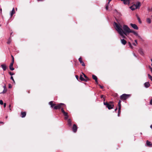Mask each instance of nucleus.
Segmentation results:
<instances>
[{"instance_id":"13d9d810","label":"nucleus","mask_w":152,"mask_h":152,"mask_svg":"<svg viewBox=\"0 0 152 152\" xmlns=\"http://www.w3.org/2000/svg\"><path fill=\"white\" fill-rule=\"evenodd\" d=\"M118 109L117 107H116L115 110V111H116Z\"/></svg>"},{"instance_id":"79ce46f5","label":"nucleus","mask_w":152,"mask_h":152,"mask_svg":"<svg viewBox=\"0 0 152 152\" xmlns=\"http://www.w3.org/2000/svg\"><path fill=\"white\" fill-rule=\"evenodd\" d=\"M99 86L102 89H103V88H104V86H101V85H99Z\"/></svg>"},{"instance_id":"5fc2aeb1","label":"nucleus","mask_w":152,"mask_h":152,"mask_svg":"<svg viewBox=\"0 0 152 152\" xmlns=\"http://www.w3.org/2000/svg\"><path fill=\"white\" fill-rule=\"evenodd\" d=\"M133 45H134V46H136V45H137V44H136H136H135V43H133Z\"/></svg>"},{"instance_id":"338daca9","label":"nucleus","mask_w":152,"mask_h":152,"mask_svg":"<svg viewBox=\"0 0 152 152\" xmlns=\"http://www.w3.org/2000/svg\"><path fill=\"white\" fill-rule=\"evenodd\" d=\"M103 100H104V102L105 99H104V98H103Z\"/></svg>"},{"instance_id":"423d86ee","label":"nucleus","mask_w":152,"mask_h":152,"mask_svg":"<svg viewBox=\"0 0 152 152\" xmlns=\"http://www.w3.org/2000/svg\"><path fill=\"white\" fill-rule=\"evenodd\" d=\"M61 112L65 116L64 119L66 120L68 119L69 118L68 113L64 111L63 108L61 109Z\"/></svg>"},{"instance_id":"8fccbe9b","label":"nucleus","mask_w":152,"mask_h":152,"mask_svg":"<svg viewBox=\"0 0 152 152\" xmlns=\"http://www.w3.org/2000/svg\"><path fill=\"white\" fill-rule=\"evenodd\" d=\"M128 44H129V46H131L132 45H131V43H130V42H129Z\"/></svg>"},{"instance_id":"f3484780","label":"nucleus","mask_w":152,"mask_h":152,"mask_svg":"<svg viewBox=\"0 0 152 152\" xmlns=\"http://www.w3.org/2000/svg\"><path fill=\"white\" fill-rule=\"evenodd\" d=\"M26 115V113L25 112H22L21 113V117L22 118H24Z\"/></svg>"},{"instance_id":"412c9836","label":"nucleus","mask_w":152,"mask_h":152,"mask_svg":"<svg viewBox=\"0 0 152 152\" xmlns=\"http://www.w3.org/2000/svg\"><path fill=\"white\" fill-rule=\"evenodd\" d=\"M68 122V125L69 126H70L72 125V121L70 119H68L67 120Z\"/></svg>"},{"instance_id":"f03ea898","label":"nucleus","mask_w":152,"mask_h":152,"mask_svg":"<svg viewBox=\"0 0 152 152\" xmlns=\"http://www.w3.org/2000/svg\"><path fill=\"white\" fill-rule=\"evenodd\" d=\"M104 104L105 105L106 107L109 110H110L113 108L114 107V102L112 101H110L108 102H104Z\"/></svg>"},{"instance_id":"e2e57ef3","label":"nucleus","mask_w":152,"mask_h":152,"mask_svg":"<svg viewBox=\"0 0 152 152\" xmlns=\"http://www.w3.org/2000/svg\"><path fill=\"white\" fill-rule=\"evenodd\" d=\"M150 127L152 129V124L151 125Z\"/></svg>"},{"instance_id":"4d7b16f0","label":"nucleus","mask_w":152,"mask_h":152,"mask_svg":"<svg viewBox=\"0 0 152 152\" xmlns=\"http://www.w3.org/2000/svg\"><path fill=\"white\" fill-rule=\"evenodd\" d=\"M130 47L132 49L133 48V47L132 46V45H131V46H130Z\"/></svg>"},{"instance_id":"1a4fd4ad","label":"nucleus","mask_w":152,"mask_h":152,"mask_svg":"<svg viewBox=\"0 0 152 152\" xmlns=\"http://www.w3.org/2000/svg\"><path fill=\"white\" fill-rule=\"evenodd\" d=\"M130 25L133 28L136 30H138V27L135 24L131 23Z\"/></svg>"},{"instance_id":"a211bd4d","label":"nucleus","mask_w":152,"mask_h":152,"mask_svg":"<svg viewBox=\"0 0 152 152\" xmlns=\"http://www.w3.org/2000/svg\"><path fill=\"white\" fill-rule=\"evenodd\" d=\"M138 52L139 53L142 55H144V53L142 50V49L140 48L138 50Z\"/></svg>"},{"instance_id":"c85d7f7f","label":"nucleus","mask_w":152,"mask_h":152,"mask_svg":"<svg viewBox=\"0 0 152 152\" xmlns=\"http://www.w3.org/2000/svg\"><path fill=\"white\" fill-rule=\"evenodd\" d=\"M136 16L139 22V23H141L142 22L140 20V18H139V17L138 16V15H136Z\"/></svg>"},{"instance_id":"473e14b6","label":"nucleus","mask_w":152,"mask_h":152,"mask_svg":"<svg viewBox=\"0 0 152 152\" xmlns=\"http://www.w3.org/2000/svg\"><path fill=\"white\" fill-rule=\"evenodd\" d=\"M118 109H119V110H120V109H121V103H118Z\"/></svg>"},{"instance_id":"6e6552de","label":"nucleus","mask_w":152,"mask_h":152,"mask_svg":"<svg viewBox=\"0 0 152 152\" xmlns=\"http://www.w3.org/2000/svg\"><path fill=\"white\" fill-rule=\"evenodd\" d=\"M77 125L75 124H74L72 128V130L73 131V132H76L77 131Z\"/></svg>"},{"instance_id":"dca6fc26","label":"nucleus","mask_w":152,"mask_h":152,"mask_svg":"<svg viewBox=\"0 0 152 152\" xmlns=\"http://www.w3.org/2000/svg\"><path fill=\"white\" fill-rule=\"evenodd\" d=\"M144 86L146 88H148L150 86V84L149 82H145L144 84Z\"/></svg>"},{"instance_id":"69168bd1","label":"nucleus","mask_w":152,"mask_h":152,"mask_svg":"<svg viewBox=\"0 0 152 152\" xmlns=\"http://www.w3.org/2000/svg\"><path fill=\"white\" fill-rule=\"evenodd\" d=\"M133 54H134V56H136V55H135V53H133Z\"/></svg>"},{"instance_id":"9d476101","label":"nucleus","mask_w":152,"mask_h":152,"mask_svg":"<svg viewBox=\"0 0 152 152\" xmlns=\"http://www.w3.org/2000/svg\"><path fill=\"white\" fill-rule=\"evenodd\" d=\"M14 63V62H11L9 66V68L12 71L14 70V68L13 67Z\"/></svg>"},{"instance_id":"39448f33","label":"nucleus","mask_w":152,"mask_h":152,"mask_svg":"<svg viewBox=\"0 0 152 152\" xmlns=\"http://www.w3.org/2000/svg\"><path fill=\"white\" fill-rule=\"evenodd\" d=\"M64 106V107H66V105L63 103H61L58 104L57 105L54 107V109L55 110L59 109L61 108L62 106Z\"/></svg>"},{"instance_id":"864d4df0","label":"nucleus","mask_w":152,"mask_h":152,"mask_svg":"<svg viewBox=\"0 0 152 152\" xmlns=\"http://www.w3.org/2000/svg\"><path fill=\"white\" fill-rule=\"evenodd\" d=\"M96 83V84H98V80H96V81H95Z\"/></svg>"},{"instance_id":"a878e982","label":"nucleus","mask_w":152,"mask_h":152,"mask_svg":"<svg viewBox=\"0 0 152 152\" xmlns=\"http://www.w3.org/2000/svg\"><path fill=\"white\" fill-rule=\"evenodd\" d=\"M92 78L95 80V81H96V80H98L97 77L95 75H92Z\"/></svg>"},{"instance_id":"bb28decb","label":"nucleus","mask_w":152,"mask_h":152,"mask_svg":"<svg viewBox=\"0 0 152 152\" xmlns=\"http://www.w3.org/2000/svg\"><path fill=\"white\" fill-rule=\"evenodd\" d=\"M80 79L81 81H84L85 80V79H84L83 77V75H80Z\"/></svg>"},{"instance_id":"680f3d73","label":"nucleus","mask_w":152,"mask_h":152,"mask_svg":"<svg viewBox=\"0 0 152 152\" xmlns=\"http://www.w3.org/2000/svg\"><path fill=\"white\" fill-rule=\"evenodd\" d=\"M4 89L6 88V86L5 85L4 86Z\"/></svg>"},{"instance_id":"6e6d98bb","label":"nucleus","mask_w":152,"mask_h":152,"mask_svg":"<svg viewBox=\"0 0 152 152\" xmlns=\"http://www.w3.org/2000/svg\"><path fill=\"white\" fill-rule=\"evenodd\" d=\"M0 124H4V123L3 122H0Z\"/></svg>"},{"instance_id":"f8f14e48","label":"nucleus","mask_w":152,"mask_h":152,"mask_svg":"<svg viewBox=\"0 0 152 152\" xmlns=\"http://www.w3.org/2000/svg\"><path fill=\"white\" fill-rule=\"evenodd\" d=\"M131 31L130 33H133L135 36H137L139 38H141L140 36L138 35V34L137 32L132 30Z\"/></svg>"},{"instance_id":"aec40b11","label":"nucleus","mask_w":152,"mask_h":152,"mask_svg":"<svg viewBox=\"0 0 152 152\" xmlns=\"http://www.w3.org/2000/svg\"><path fill=\"white\" fill-rule=\"evenodd\" d=\"M49 104L50 105L51 107L52 108L53 107L56 105V104L53 103V102L52 101L50 102H49Z\"/></svg>"},{"instance_id":"ddd939ff","label":"nucleus","mask_w":152,"mask_h":152,"mask_svg":"<svg viewBox=\"0 0 152 152\" xmlns=\"http://www.w3.org/2000/svg\"><path fill=\"white\" fill-rule=\"evenodd\" d=\"M82 73L84 77L85 78V80H84V81L87 82L90 80V79L89 78L84 74L83 73Z\"/></svg>"},{"instance_id":"49530a36","label":"nucleus","mask_w":152,"mask_h":152,"mask_svg":"<svg viewBox=\"0 0 152 152\" xmlns=\"http://www.w3.org/2000/svg\"><path fill=\"white\" fill-rule=\"evenodd\" d=\"M104 95H102L101 96V98H104Z\"/></svg>"},{"instance_id":"f257e3e1","label":"nucleus","mask_w":152,"mask_h":152,"mask_svg":"<svg viewBox=\"0 0 152 152\" xmlns=\"http://www.w3.org/2000/svg\"><path fill=\"white\" fill-rule=\"evenodd\" d=\"M114 25L115 26V28L116 30L118 31L120 35H123L124 34L125 35L127 36V34L128 32L124 31L122 29V26L114 22Z\"/></svg>"},{"instance_id":"7ed1b4c3","label":"nucleus","mask_w":152,"mask_h":152,"mask_svg":"<svg viewBox=\"0 0 152 152\" xmlns=\"http://www.w3.org/2000/svg\"><path fill=\"white\" fill-rule=\"evenodd\" d=\"M130 96V94H123L120 96V99L122 100H125Z\"/></svg>"},{"instance_id":"09e8293b","label":"nucleus","mask_w":152,"mask_h":152,"mask_svg":"<svg viewBox=\"0 0 152 152\" xmlns=\"http://www.w3.org/2000/svg\"><path fill=\"white\" fill-rule=\"evenodd\" d=\"M134 42H135V43H136V44H137V40L136 39V40H134Z\"/></svg>"},{"instance_id":"0eeeda50","label":"nucleus","mask_w":152,"mask_h":152,"mask_svg":"<svg viewBox=\"0 0 152 152\" xmlns=\"http://www.w3.org/2000/svg\"><path fill=\"white\" fill-rule=\"evenodd\" d=\"M115 19L117 22V23H116L118 24L119 25H120L121 26H122V25H121V23L122 22L121 19L120 17L118 18H115Z\"/></svg>"},{"instance_id":"58836bf2","label":"nucleus","mask_w":152,"mask_h":152,"mask_svg":"<svg viewBox=\"0 0 152 152\" xmlns=\"http://www.w3.org/2000/svg\"><path fill=\"white\" fill-rule=\"evenodd\" d=\"M0 104L1 105H2L3 104V101L2 100H0Z\"/></svg>"},{"instance_id":"2f4dec72","label":"nucleus","mask_w":152,"mask_h":152,"mask_svg":"<svg viewBox=\"0 0 152 152\" xmlns=\"http://www.w3.org/2000/svg\"><path fill=\"white\" fill-rule=\"evenodd\" d=\"M148 76L149 78L152 81V76L149 74H148Z\"/></svg>"},{"instance_id":"2eb2a0df","label":"nucleus","mask_w":152,"mask_h":152,"mask_svg":"<svg viewBox=\"0 0 152 152\" xmlns=\"http://www.w3.org/2000/svg\"><path fill=\"white\" fill-rule=\"evenodd\" d=\"M121 1H123L124 4H129L130 0H121Z\"/></svg>"},{"instance_id":"4468645a","label":"nucleus","mask_w":152,"mask_h":152,"mask_svg":"<svg viewBox=\"0 0 152 152\" xmlns=\"http://www.w3.org/2000/svg\"><path fill=\"white\" fill-rule=\"evenodd\" d=\"M1 66L4 71H5L7 69V66L5 64H3L1 65Z\"/></svg>"},{"instance_id":"a18cd8bd","label":"nucleus","mask_w":152,"mask_h":152,"mask_svg":"<svg viewBox=\"0 0 152 152\" xmlns=\"http://www.w3.org/2000/svg\"><path fill=\"white\" fill-rule=\"evenodd\" d=\"M149 68L150 69H151V70L152 73V68L150 66H149Z\"/></svg>"},{"instance_id":"bf43d9fd","label":"nucleus","mask_w":152,"mask_h":152,"mask_svg":"<svg viewBox=\"0 0 152 152\" xmlns=\"http://www.w3.org/2000/svg\"><path fill=\"white\" fill-rule=\"evenodd\" d=\"M121 100H120L118 102V103H121Z\"/></svg>"},{"instance_id":"4be33fe9","label":"nucleus","mask_w":152,"mask_h":152,"mask_svg":"<svg viewBox=\"0 0 152 152\" xmlns=\"http://www.w3.org/2000/svg\"><path fill=\"white\" fill-rule=\"evenodd\" d=\"M135 5L136 6V7H137V9L140 7L141 6V3L139 2H138L136 4H135Z\"/></svg>"},{"instance_id":"6ab92c4d","label":"nucleus","mask_w":152,"mask_h":152,"mask_svg":"<svg viewBox=\"0 0 152 152\" xmlns=\"http://www.w3.org/2000/svg\"><path fill=\"white\" fill-rule=\"evenodd\" d=\"M130 8L132 10H134L135 9H137V7H136V6L135 4H134L132 6L130 7Z\"/></svg>"},{"instance_id":"774afa93","label":"nucleus","mask_w":152,"mask_h":152,"mask_svg":"<svg viewBox=\"0 0 152 152\" xmlns=\"http://www.w3.org/2000/svg\"><path fill=\"white\" fill-rule=\"evenodd\" d=\"M112 0H109V1L110 2V1H111Z\"/></svg>"},{"instance_id":"3c124183","label":"nucleus","mask_w":152,"mask_h":152,"mask_svg":"<svg viewBox=\"0 0 152 152\" xmlns=\"http://www.w3.org/2000/svg\"><path fill=\"white\" fill-rule=\"evenodd\" d=\"M4 107H6V103H4Z\"/></svg>"},{"instance_id":"20e7f679","label":"nucleus","mask_w":152,"mask_h":152,"mask_svg":"<svg viewBox=\"0 0 152 152\" xmlns=\"http://www.w3.org/2000/svg\"><path fill=\"white\" fill-rule=\"evenodd\" d=\"M123 27V30L124 31H126L128 32V33H130V32H132V30L130 29V28L127 26L124 25Z\"/></svg>"},{"instance_id":"b1692460","label":"nucleus","mask_w":152,"mask_h":152,"mask_svg":"<svg viewBox=\"0 0 152 152\" xmlns=\"http://www.w3.org/2000/svg\"><path fill=\"white\" fill-rule=\"evenodd\" d=\"M15 13V9H14V8H13L12 9V10L11 12L10 16H11V18L13 14H14Z\"/></svg>"},{"instance_id":"de8ad7c7","label":"nucleus","mask_w":152,"mask_h":152,"mask_svg":"<svg viewBox=\"0 0 152 152\" xmlns=\"http://www.w3.org/2000/svg\"><path fill=\"white\" fill-rule=\"evenodd\" d=\"M118 94H116L115 95V97H117L118 96Z\"/></svg>"},{"instance_id":"4c0bfd02","label":"nucleus","mask_w":152,"mask_h":152,"mask_svg":"<svg viewBox=\"0 0 152 152\" xmlns=\"http://www.w3.org/2000/svg\"><path fill=\"white\" fill-rule=\"evenodd\" d=\"M9 74L10 75H11V76H12V75H14V73H12L11 72H9Z\"/></svg>"},{"instance_id":"c756f323","label":"nucleus","mask_w":152,"mask_h":152,"mask_svg":"<svg viewBox=\"0 0 152 152\" xmlns=\"http://www.w3.org/2000/svg\"><path fill=\"white\" fill-rule=\"evenodd\" d=\"M11 37H10L7 40V43L8 44H9L11 43Z\"/></svg>"},{"instance_id":"c03bdc74","label":"nucleus","mask_w":152,"mask_h":152,"mask_svg":"<svg viewBox=\"0 0 152 152\" xmlns=\"http://www.w3.org/2000/svg\"><path fill=\"white\" fill-rule=\"evenodd\" d=\"M75 77H76V79H77V80H78V78H79V77H78V75H76L75 76Z\"/></svg>"},{"instance_id":"5701e85b","label":"nucleus","mask_w":152,"mask_h":152,"mask_svg":"<svg viewBox=\"0 0 152 152\" xmlns=\"http://www.w3.org/2000/svg\"><path fill=\"white\" fill-rule=\"evenodd\" d=\"M146 145L149 147H152V144H151V142L148 140L146 141Z\"/></svg>"},{"instance_id":"0e129e2a","label":"nucleus","mask_w":152,"mask_h":152,"mask_svg":"<svg viewBox=\"0 0 152 152\" xmlns=\"http://www.w3.org/2000/svg\"><path fill=\"white\" fill-rule=\"evenodd\" d=\"M0 11H1V12H2V9H0Z\"/></svg>"},{"instance_id":"7c9ffc66","label":"nucleus","mask_w":152,"mask_h":152,"mask_svg":"<svg viewBox=\"0 0 152 152\" xmlns=\"http://www.w3.org/2000/svg\"><path fill=\"white\" fill-rule=\"evenodd\" d=\"M7 91V89L6 88L4 89V90H3V91L0 94H4L6 93Z\"/></svg>"},{"instance_id":"603ef678","label":"nucleus","mask_w":152,"mask_h":152,"mask_svg":"<svg viewBox=\"0 0 152 152\" xmlns=\"http://www.w3.org/2000/svg\"><path fill=\"white\" fill-rule=\"evenodd\" d=\"M44 0H37L38 1H42Z\"/></svg>"},{"instance_id":"37998d69","label":"nucleus","mask_w":152,"mask_h":152,"mask_svg":"<svg viewBox=\"0 0 152 152\" xmlns=\"http://www.w3.org/2000/svg\"><path fill=\"white\" fill-rule=\"evenodd\" d=\"M11 105L10 104L9 105V109L11 111L12 110H11Z\"/></svg>"},{"instance_id":"72a5a7b5","label":"nucleus","mask_w":152,"mask_h":152,"mask_svg":"<svg viewBox=\"0 0 152 152\" xmlns=\"http://www.w3.org/2000/svg\"><path fill=\"white\" fill-rule=\"evenodd\" d=\"M121 109H120V110H119V109H118V116H120V113H121Z\"/></svg>"},{"instance_id":"393cba45","label":"nucleus","mask_w":152,"mask_h":152,"mask_svg":"<svg viewBox=\"0 0 152 152\" xmlns=\"http://www.w3.org/2000/svg\"><path fill=\"white\" fill-rule=\"evenodd\" d=\"M121 43L124 45H125L127 42L124 39H121Z\"/></svg>"},{"instance_id":"f704fd0d","label":"nucleus","mask_w":152,"mask_h":152,"mask_svg":"<svg viewBox=\"0 0 152 152\" xmlns=\"http://www.w3.org/2000/svg\"><path fill=\"white\" fill-rule=\"evenodd\" d=\"M11 56L12 58V62H14V58L12 55H11Z\"/></svg>"},{"instance_id":"ea45409f","label":"nucleus","mask_w":152,"mask_h":152,"mask_svg":"<svg viewBox=\"0 0 152 152\" xmlns=\"http://www.w3.org/2000/svg\"><path fill=\"white\" fill-rule=\"evenodd\" d=\"M8 86L9 88H11L12 87V85L10 84H9Z\"/></svg>"},{"instance_id":"052dcab7","label":"nucleus","mask_w":152,"mask_h":152,"mask_svg":"<svg viewBox=\"0 0 152 152\" xmlns=\"http://www.w3.org/2000/svg\"><path fill=\"white\" fill-rule=\"evenodd\" d=\"M110 2L108 1V3L106 4H108V5L110 4Z\"/></svg>"},{"instance_id":"a19ab883","label":"nucleus","mask_w":152,"mask_h":152,"mask_svg":"<svg viewBox=\"0 0 152 152\" xmlns=\"http://www.w3.org/2000/svg\"><path fill=\"white\" fill-rule=\"evenodd\" d=\"M121 36L122 37V38L124 39H126V37L125 36H124V35H121Z\"/></svg>"},{"instance_id":"9b49d317","label":"nucleus","mask_w":152,"mask_h":152,"mask_svg":"<svg viewBox=\"0 0 152 152\" xmlns=\"http://www.w3.org/2000/svg\"><path fill=\"white\" fill-rule=\"evenodd\" d=\"M79 61L80 62V63L82 64V65L83 66H85V63L82 61V58L81 57H80L78 59Z\"/></svg>"},{"instance_id":"e433bc0d","label":"nucleus","mask_w":152,"mask_h":152,"mask_svg":"<svg viewBox=\"0 0 152 152\" xmlns=\"http://www.w3.org/2000/svg\"><path fill=\"white\" fill-rule=\"evenodd\" d=\"M108 8V4H106L105 9L106 10H107Z\"/></svg>"},{"instance_id":"c9c22d12","label":"nucleus","mask_w":152,"mask_h":152,"mask_svg":"<svg viewBox=\"0 0 152 152\" xmlns=\"http://www.w3.org/2000/svg\"><path fill=\"white\" fill-rule=\"evenodd\" d=\"M10 79H11V80H13V82H14V83H15V80H14V79H13V77H12V76H11V77H10Z\"/></svg>"},{"instance_id":"cd10ccee","label":"nucleus","mask_w":152,"mask_h":152,"mask_svg":"<svg viewBox=\"0 0 152 152\" xmlns=\"http://www.w3.org/2000/svg\"><path fill=\"white\" fill-rule=\"evenodd\" d=\"M146 22L148 23L149 24L151 23V19L149 18H147L146 19Z\"/></svg>"}]
</instances>
